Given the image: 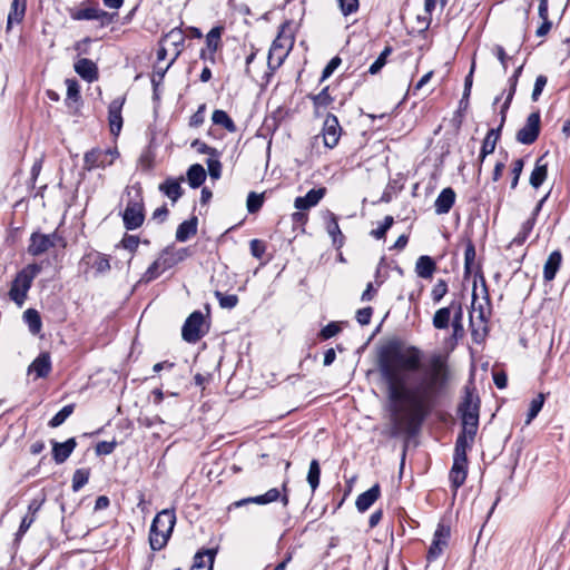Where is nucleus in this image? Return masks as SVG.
<instances>
[{
  "mask_svg": "<svg viewBox=\"0 0 570 570\" xmlns=\"http://www.w3.org/2000/svg\"><path fill=\"white\" fill-rule=\"evenodd\" d=\"M470 106V96L463 95L459 101L458 109L454 111L453 117L451 118L450 122L453 129L459 132L463 120H464V114L469 109Z\"/></svg>",
  "mask_w": 570,
  "mask_h": 570,
  "instance_id": "nucleus-35",
  "label": "nucleus"
},
{
  "mask_svg": "<svg viewBox=\"0 0 570 570\" xmlns=\"http://www.w3.org/2000/svg\"><path fill=\"white\" fill-rule=\"evenodd\" d=\"M198 218L191 215L188 219L181 222L176 230V240L184 243L197 234Z\"/></svg>",
  "mask_w": 570,
  "mask_h": 570,
  "instance_id": "nucleus-26",
  "label": "nucleus"
},
{
  "mask_svg": "<svg viewBox=\"0 0 570 570\" xmlns=\"http://www.w3.org/2000/svg\"><path fill=\"white\" fill-rule=\"evenodd\" d=\"M523 167H524V159L523 158H518L513 161L512 164V169H511V184H510V187L511 189H515L518 184H519V179H520V176L522 174V170H523Z\"/></svg>",
  "mask_w": 570,
  "mask_h": 570,
  "instance_id": "nucleus-59",
  "label": "nucleus"
},
{
  "mask_svg": "<svg viewBox=\"0 0 570 570\" xmlns=\"http://www.w3.org/2000/svg\"><path fill=\"white\" fill-rule=\"evenodd\" d=\"M327 214V222H326V230L328 235L332 237L333 246L340 249L344 245L345 237L343 233L341 232L340 225H338V218L337 216L332 213L331 210L326 212Z\"/></svg>",
  "mask_w": 570,
  "mask_h": 570,
  "instance_id": "nucleus-24",
  "label": "nucleus"
},
{
  "mask_svg": "<svg viewBox=\"0 0 570 570\" xmlns=\"http://www.w3.org/2000/svg\"><path fill=\"white\" fill-rule=\"evenodd\" d=\"M307 98L312 101L315 116H320V109L328 107L334 98L330 95V87H324L318 94H308Z\"/></svg>",
  "mask_w": 570,
  "mask_h": 570,
  "instance_id": "nucleus-32",
  "label": "nucleus"
},
{
  "mask_svg": "<svg viewBox=\"0 0 570 570\" xmlns=\"http://www.w3.org/2000/svg\"><path fill=\"white\" fill-rule=\"evenodd\" d=\"M436 271V263L433 257L429 255H422L417 258L415 264V273L419 277L429 279L433 276Z\"/></svg>",
  "mask_w": 570,
  "mask_h": 570,
  "instance_id": "nucleus-31",
  "label": "nucleus"
},
{
  "mask_svg": "<svg viewBox=\"0 0 570 570\" xmlns=\"http://www.w3.org/2000/svg\"><path fill=\"white\" fill-rule=\"evenodd\" d=\"M73 69L85 81L94 82L99 79V69L97 65L88 58L78 59L73 65Z\"/></svg>",
  "mask_w": 570,
  "mask_h": 570,
  "instance_id": "nucleus-17",
  "label": "nucleus"
},
{
  "mask_svg": "<svg viewBox=\"0 0 570 570\" xmlns=\"http://www.w3.org/2000/svg\"><path fill=\"white\" fill-rule=\"evenodd\" d=\"M206 164H207L208 174H209L210 178L212 179H219L220 176H222V168H223L219 158L209 157L206 160Z\"/></svg>",
  "mask_w": 570,
  "mask_h": 570,
  "instance_id": "nucleus-61",
  "label": "nucleus"
},
{
  "mask_svg": "<svg viewBox=\"0 0 570 570\" xmlns=\"http://www.w3.org/2000/svg\"><path fill=\"white\" fill-rule=\"evenodd\" d=\"M282 490H283V493H281V491L277 488H272L264 494L256 495V497H248V498L238 500V501L234 502L229 507V509H232V507L239 508V507H243V505H246L249 503L265 505V504H268L272 502H276L277 500H281L282 504L284 507H286L289 502V498H288V493H287L288 492L287 481H285L283 483Z\"/></svg>",
  "mask_w": 570,
  "mask_h": 570,
  "instance_id": "nucleus-6",
  "label": "nucleus"
},
{
  "mask_svg": "<svg viewBox=\"0 0 570 570\" xmlns=\"http://www.w3.org/2000/svg\"><path fill=\"white\" fill-rule=\"evenodd\" d=\"M140 238L136 235L125 234L120 240L119 246L127 249L131 254H135L138 249Z\"/></svg>",
  "mask_w": 570,
  "mask_h": 570,
  "instance_id": "nucleus-58",
  "label": "nucleus"
},
{
  "mask_svg": "<svg viewBox=\"0 0 570 570\" xmlns=\"http://www.w3.org/2000/svg\"><path fill=\"white\" fill-rule=\"evenodd\" d=\"M282 490H283V493H281V491L277 488H272L264 494L256 495V497H248V498L238 500V501L234 502L229 507V509H232V507L239 508V507H243V505H246L249 503L265 505V504H268L272 502H276L277 500H281L282 504L284 507H286L289 502V498H288V493H287L288 492L287 481H285L283 483Z\"/></svg>",
  "mask_w": 570,
  "mask_h": 570,
  "instance_id": "nucleus-7",
  "label": "nucleus"
},
{
  "mask_svg": "<svg viewBox=\"0 0 570 570\" xmlns=\"http://www.w3.org/2000/svg\"><path fill=\"white\" fill-rule=\"evenodd\" d=\"M451 535V528L443 522H440L433 535L432 543L428 550L426 560L428 562L435 561L443 552L444 548L448 547V542Z\"/></svg>",
  "mask_w": 570,
  "mask_h": 570,
  "instance_id": "nucleus-10",
  "label": "nucleus"
},
{
  "mask_svg": "<svg viewBox=\"0 0 570 570\" xmlns=\"http://www.w3.org/2000/svg\"><path fill=\"white\" fill-rule=\"evenodd\" d=\"M455 191L452 187H446L441 190L434 202L435 213L438 215L448 214L455 203Z\"/></svg>",
  "mask_w": 570,
  "mask_h": 570,
  "instance_id": "nucleus-22",
  "label": "nucleus"
},
{
  "mask_svg": "<svg viewBox=\"0 0 570 570\" xmlns=\"http://www.w3.org/2000/svg\"><path fill=\"white\" fill-rule=\"evenodd\" d=\"M423 351L399 337L377 348L376 365L387 397L394 404L390 436L415 438L445 392L451 370L446 356L434 353L423 367Z\"/></svg>",
  "mask_w": 570,
  "mask_h": 570,
  "instance_id": "nucleus-1",
  "label": "nucleus"
},
{
  "mask_svg": "<svg viewBox=\"0 0 570 570\" xmlns=\"http://www.w3.org/2000/svg\"><path fill=\"white\" fill-rule=\"evenodd\" d=\"M214 295L218 299L222 308L232 309L238 304V296L235 294H225L220 291H215Z\"/></svg>",
  "mask_w": 570,
  "mask_h": 570,
  "instance_id": "nucleus-51",
  "label": "nucleus"
},
{
  "mask_svg": "<svg viewBox=\"0 0 570 570\" xmlns=\"http://www.w3.org/2000/svg\"><path fill=\"white\" fill-rule=\"evenodd\" d=\"M216 554L217 548L198 550L190 570H213Z\"/></svg>",
  "mask_w": 570,
  "mask_h": 570,
  "instance_id": "nucleus-21",
  "label": "nucleus"
},
{
  "mask_svg": "<svg viewBox=\"0 0 570 570\" xmlns=\"http://www.w3.org/2000/svg\"><path fill=\"white\" fill-rule=\"evenodd\" d=\"M212 120L215 125H219L224 127L228 132H235L237 131V126L235 125L234 120L230 118V116L222 109L214 110L212 115Z\"/></svg>",
  "mask_w": 570,
  "mask_h": 570,
  "instance_id": "nucleus-40",
  "label": "nucleus"
},
{
  "mask_svg": "<svg viewBox=\"0 0 570 570\" xmlns=\"http://www.w3.org/2000/svg\"><path fill=\"white\" fill-rule=\"evenodd\" d=\"M224 32L223 26L213 27L206 35V48L209 50L208 58L209 62L215 63V52L222 45V35Z\"/></svg>",
  "mask_w": 570,
  "mask_h": 570,
  "instance_id": "nucleus-27",
  "label": "nucleus"
},
{
  "mask_svg": "<svg viewBox=\"0 0 570 570\" xmlns=\"http://www.w3.org/2000/svg\"><path fill=\"white\" fill-rule=\"evenodd\" d=\"M53 247V243L50 240L47 234L40 232H33L29 238L28 254L31 256H40Z\"/></svg>",
  "mask_w": 570,
  "mask_h": 570,
  "instance_id": "nucleus-18",
  "label": "nucleus"
},
{
  "mask_svg": "<svg viewBox=\"0 0 570 570\" xmlns=\"http://www.w3.org/2000/svg\"><path fill=\"white\" fill-rule=\"evenodd\" d=\"M185 37L186 36L180 28H174L160 38V43H169L176 49V52L178 50L181 51V48L185 42Z\"/></svg>",
  "mask_w": 570,
  "mask_h": 570,
  "instance_id": "nucleus-36",
  "label": "nucleus"
},
{
  "mask_svg": "<svg viewBox=\"0 0 570 570\" xmlns=\"http://www.w3.org/2000/svg\"><path fill=\"white\" fill-rule=\"evenodd\" d=\"M288 24H289V21H286L281 26V32L278 33V36L276 37V39L273 41V43L271 46V49L268 52L267 65L272 72L275 71L278 67H281V65L283 63L284 59L286 58L288 51H283L277 57V61L275 63L273 62L274 53L277 50H284L286 46H288V48H292V46H293V39L289 37H283V35H282L283 30Z\"/></svg>",
  "mask_w": 570,
  "mask_h": 570,
  "instance_id": "nucleus-11",
  "label": "nucleus"
},
{
  "mask_svg": "<svg viewBox=\"0 0 570 570\" xmlns=\"http://www.w3.org/2000/svg\"><path fill=\"white\" fill-rule=\"evenodd\" d=\"M79 268L83 274L95 269L96 275L106 274L110 271L109 256L97 250L87 252L79 262Z\"/></svg>",
  "mask_w": 570,
  "mask_h": 570,
  "instance_id": "nucleus-9",
  "label": "nucleus"
},
{
  "mask_svg": "<svg viewBox=\"0 0 570 570\" xmlns=\"http://www.w3.org/2000/svg\"><path fill=\"white\" fill-rule=\"evenodd\" d=\"M306 480L312 489V492L314 493L318 488L321 481V465L317 459H313L309 462Z\"/></svg>",
  "mask_w": 570,
  "mask_h": 570,
  "instance_id": "nucleus-44",
  "label": "nucleus"
},
{
  "mask_svg": "<svg viewBox=\"0 0 570 570\" xmlns=\"http://www.w3.org/2000/svg\"><path fill=\"white\" fill-rule=\"evenodd\" d=\"M535 225L534 217H529L522 225L517 236L510 242L509 247L524 244Z\"/></svg>",
  "mask_w": 570,
  "mask_h": 570,
  "instance_id": "nucleus-43",
  "label": "nucleus"
},
{
  "mask_svg": "<svg viewBox=\"0 0 570 570\" xmlns=\"http://www.w3.org/2000/svg\"><path fill=\"white\" fill-rule=\"evenodd\" d=\"M561 263L562 254L560 250L557 249L550 253L543 266V279L546 282H551L556 278V275L561 267Z\"/></svg>",
  "mask_w": 570,
  "mask_h": 570,
  "instance_id": "nucleus-28",
  "label": "nucleus"
},
{
  "mask_svg": "<svg viewBox=\"0 0 570 570\" xmlns=\"http://www.w3.org/2000/svg\"><path fill=\"white\" fill-rule=\"evenodd\" d=\"M118 443L116 440L112 441H100L97 443L95 451L97 455H109L117 448Z\"/></svg>",
  "mask_w": 570,
  "mask_h": 570,
  "instance_id": "nucleus-64",
  "label": "nucleus"
},
{
  "mask_svg": "<svg viewBox=\"0 0 570 570\" xmlns=\"http://www.w3.org/2000/svg\"><path fill=\"white\" fill-rule=\"evenodd\" d=\"M451 308H453V320H452V328H453V336L455 338L462 337L464 335V328H463V306L461 301L459 299H452L451 301Z\"/></svg>",
  "mask_w": 570,
  "mask_h": 570,
  "instance_id": "nucleus-33",
  "label": "nucleus"
},
{
  "mask_svg": "<svg viewBox=\"0 0 570 570\" xmlns=\"http://www.w3.org/2000/svg\"><path fill=\"white\" fill-rule=\"evenodd\" d=\"M342 59L338 56L333 57L324 67L320 82H323L327 78H330L333 75V72L340 67Z\"/></svg>",
  "mask_w": 570,
  "mask_h": 570,
  "instance_id": "nucleus-62",
  "label": "nucleus"
},
{
  "mask_svg": "<svg viewBox=\"0 0 570 570\" xmlns=\"http://www.w3.org/2000/svg\"><path fill=\"white\" fill-rule=\"evenodd\" d=\"M163 271H168L177 265L171 254V246L165 247L157 257Z\"/></svg>",
  "mask_w": 570,
  "mask_h": 570,
  "instance_id": "nucleus-55",
  "label": "nucleus"
},
{
  "mask_svg": "<svg viewBox=\"0 0 570 570\" xmlns=\"http://www.w3.org/2000/svg\"><path fill=\"white\" fill-rule=\"evenodd\" d=\"M50 443L52 446V460L56 464L65 463L77 446V441L75 438H69L65 442H58L52 439L50 440Z\"/></svg>",
  "mask_w": 570,
  "mask_h": 570,
  "instance_id": "nucleus-15",
  "label": "nucleus"
},
{
  "mask_svg": "<svg viewBox=\"0 0 570 570\" xmlns=\"http://www.w3.org/2000/svg\"><path fill=\"white\" fill-rule=\"evenodd\" d=\"M473 442H470V434L465 431H461L455 440L453 456L468 459L466 451L472 446Z\"/></svg>",
  "mask_w": 570,
  "mask_h": 570,
  "instance_id": "nucleus-38",
  "label": "nucleus"
},
{
  "mask_svg": "<svg viewBox=\"0 0 570 570\" xmlns=\"http://www.w3.org/2000/svg\"><path fill=\"white\" fill-rule=\"evenodd\" d=\"M544 400H546L544 394L540 393V394H538L537 397H534L531 401L530 407L527 413L525 424H530L538 416V414L540 413V411L543 407Z\"/></svg>",
  "mask_w": 570,
  "mask_h": 570,
  "instance_id": "nucleus-48",
  "label": "nucleus"
},
{
  "mask_svg": "<svg viewBox=\"0 0 570 570\" xmlns=\"http://www.w3.org/2000/svg\"><path fill=\"white\" fill-rule=\"evenodd\" d=\"M52 370L51 356L48 352H41L29 365L28 373H35L36 379H46Z\"/></svg>",
  "mask_w": 570,
  "mask_h": 570,
  "instance_id": "nucleus-20",
  "label": "nucleus"
},
{
  "mask_svg": "<svg viewBox=\"0 0 570 570\" xmlns=\"http://www.w3.org/2000/svg\"><path fill=\"white\" fill-rule=\"evenodd\" d=\"M170 535L161 532L160 530H155L154 527L150 525L149 531V546L153 551L161 550L168 542Z\"/></svg>",
  "mask_w": 570,
  "mask_h": 570,
  "instance_id": "nucleus-45",
  "label": "nucleus"
},
{
  "mask_svg": "<svg viewBox=\"0 0 570 570\" xmlns=\"http://www.w3.org/2000/svg\"><path fill=\"white\" fill-rule=\"evenodd\" d=\"M97 10H98V3H96V6H92V7L80 8V9L70 8L68 11H69L70 18L75 21H83V20L89 21V20L96 19Z\"/></svg>",
  "mask_w": 570,
  "mask_h": 570,
  "instance_id": "nucleus-42",
  "label": "nucleus"
},
{
  "mask_svg": "<svg viewBox=\"0 0 570 570\" xmlns=\"http://www.w3.org/2000/svg\"><path fill=\"white\" fill-rule=\"evenodd\" d=\"M326 188H312L309 189L305 196H299L295 198L294 206L298 210H307L314 206H316L321 199L325 196Z\"/></svg>",
  "mask_w": 570,
  "mask_h": 570,
  "instance_id": "nucleus-19",
  "label": "nucleus"
},
{
  "mask_svg": "<svg viewBox=\"0 0 570 570\" xmlns=\"http://www.w3.org/2000/svg\"><path fill=\"white\" fill-rule=\"evenodd\" d=\"M392 52V47L386 46L383 51L380 53V56L375 59V61L370 66L368 73L370 75H376L379 73L382 68L386 65V59Z\"/></svg>",
  "mask_w": 570,
  "mask_h": 570,
  "instance_id": "nucleus-50",
  "label": "nucleus"
},
{
  "mask_svg": "<svg viewBox=\"0 0 570 570\" xmlns=\"http://www.w3.org/2000/svg\"><path fill=\"white\" fill-rule=\"evenodd\" d=\"M481 400L472 382L464 385L463 396L458 405V415L462 430L470 434V442H474L479 429Z\"/></svg>",
  "mask_w": 570,
  "mask_h": 570,
  "instance_id": "nucleus-2",
  "label": "nucleus"
},
{
  "mask_svg": "<svg viewBox=\"0 0 570 570\" xmlns=\"http://www.w3.org/2000/svg\"><path fill=\"white\" fill-rule=\"evenodd\" d=\"M176 524V514L174 509H164L160 512H158L153 522L151 525L155 530H160L161 532L166 533L167 535H171V532L174 530V527Z\"/></svg>",
  "mask_w": 570,
  "mask_h": 570,
  "instance_id": "nucleus-16",
  "label": "nucleus"
},
{
  "mask_svg": "<svg viewBox=\"0 0 570 570\" xmlns=\"http://www.w3.org/2000/svg\"><path fill=\"white\" fill-rule=\"evenodd\" d=\"M381 495V487L379 483H375L373 487H371L365 492L361 493L356 501L355 505L358 512L363 513L367 511L374 502L380 498Z\"/></svg>",
  "mask_w": 570,
  "mask_h": 570,
  "instance_id": "nucleus-23",
  "label": "nucleus"
},
{
  "mask_svg": "<svg viewBox=\"0 0 570 570\" xmlns=\"http://www.w3.org/2000/svg\"><path fill=\"white\" fill-rule=\"evenodd\" d=\"M476 252L475 245L471 238H468L465 242V250H464V278H468L473 271V264L475 261Z\"/></svg>",
  "mask_w": 570,
  "mask_h": 570,
  "instance_id": "nucleus-39",
  "label": "nucleus"
},
{
  "mask_svg": "<svg viewBox=\"0 0 570 570\" xmlns=\"http://www.w3.org/2000/svg\"><path fill=\"white\" fill-rule=\"evenodd\" d=\"M453 308H451V304L446 307L439 308L433 316L432 324L436 330H445L449 327L451 313Z\"/></svg>",
  "mask_w": 570,
  "mask_h": 570,
  "instance_id": "nucleus-41",
  "label": "nucleus"
},
{
  "mask_svg": "<svg viewBox=\"0 0 570 570\" xmlns=\"http://www.w3.org/2000/svg\"><path fill=\"white\" fill-rule=\"evenodd\" d=\"M23 320L27 323L31 334L37 335L42 327L41 316L35 308H28L23 312Z\"/></svg>",
  "mask_w": 570,
  "mask_h": 570,
  "instance_id": "nucleus-37",
  "label": "nucleus"
},
{
  "mask_svg": "<svg viewBox=\"0 0 570 570\" xmlns=\"http://www.w3.org/2000/svg\"><path fill=\"white\" fill-rule=\"evenodd\" d=\"M343 16H350L358 10V0H336Z\"/></svg>",
  "mask_w": 570,
  "mask_h": 570,
  "instance_id": "nucleus-63",
  "label": "nucleus"
},
{
  "mask_svg": "<svg viewBox=\"0 0 570 570\" xmlns=\"http://www.w3.org/2000/svg\"><path fill=\"white\" fill-rule=\"evenodd\" d=\"M206 170L200 164H193L186 173L187 181L190 188H199L206 180Z\"/></svg>",
  "mask_w": 570,
  "mask_h": 570,
  "instance_id": "nucleus-34",
  "label": "nucleus"
},
{
  "mask_svg": "<svg viewBox=\"0 0 570 570\" xmlns=\"http://www.w3.org/2000/svg\"><path fill=\"white\" fill-rule=\"evenodd\" d=\"M209 331L202 311H194L188 315L181 327V337L185 342L195 344L200 341Z\"/></svg>",
  "mask_w": 570,
  "mask_h": 570,
  "instance_id": "nucleus-5",
  "label": "nucleus"
},
{
  "mask_svg": "<svg viewBox=\"0 0 570 570\" xmlns=\"http://www.w3.org/2000/svg\"><path fill=\"white\" fill-rule=\"evenodd\" d=\"M41 265L32 263L19 271L11 283L10 298L18 305H22L35 277L41 272Z\"/></svg>",
  "mask_w": 570,
  "mask_h": 570,
  "instance_id": "nucleus-3",
  "label": "nucleus"
},
{
  "mask_svg": "<svg viewBox=\"0 0 570 570\" xmlns=\"http://www.w3.org/2000/svg\"><path fill=\"white\" fill-rule=\"evenodd\" d=\"M544 158L546 155H542L535 160L534 168L530 175L529 184L534 189L540 188L548 177V163L544 161Z\"/></svg>",
  "mask_w": 570,
  "mask_h": 570,
  "instance_id": "nucleus-25",
  "label": "nucleus"
},
{
  "mask_svg": "<svg viewBox=\"0 0 570 570\" xmlns=\"http://www.w3.org/2000/svg\"><path fill=\"white\" fill-rule=\"evenodd\" d=\"M76 404H67L58 411L48 422L49 428H58L73 413Z\"/></svg>",
  "mask_w": 570,
  "mask_h": 570,
  "instance_id": "nucleus-46",
  "label": "nucleus"
},
{
  "mask_svg": "<svg viewBox=\"0 0 570 570\" xmlns=\"http://www.w3.org/2000/svg\"><path fill=\"white\" fill-rule=\"evenodd\" d=\"M180 179L169 177L159 185V190L167 196L174 204L183 196L184 189L180 186Z\"/></svg>",
  "mask_w": 570,
  "mask_h": 570,
  "instance_id": "nucleus-29",
  "label": "nucleus"
},
{
  "mask_svg": "<svg viewBox=\"0 0 570 570\" xmlns=\"http://www.w3.org/2000/svg\"><path fill=\"white\" fill-rule=\"evenodd\" d=\"M132 188L136 190V195L127 202L126 208L121 213L124 227L127 230L141 227L146 217L141 185L136 183Z\"/></svg>",
  "mask_w": 570,
  "mask_h": 570,
  "instance_id": "nucleus-4",
  "label": "nucleus"
},
{
  "mask_svg": "<svg viewBox=\"0 0 570 570\" xmlns=\"http://www.w3.org/2000/svg\"><path fill=\"white\" fill-rule=\"evenodd\" d=\"M541 131L540 111L531 112L522 128L517 131L515 139L522 145H532L539 138Z\"/></svg>",
  "mask_w": 570,
  "mask_h": 570,
  "instance_id": "nucleus-8",
  "label": "nucleus"
},
{
  "mask_svg": "<svg viewBox=\"0 0 570 570\" xmlns=\"http://www.w3.org/2000/svg\"><path fill=\"white\" fill-rule=\"evenodd\" d=\"M322 135L325 147L333 149L337 146L342 135V127L335 115L331 112L326 115L323 124Z\"/></svg>",
  "mask_w": 570,
  "mask_h": 570,
  "instance_id": "nucleus-12",
  "label": "nucleus"
},
{
  "mask_svg": "<svg viewBox=\"0 0 570 570\" xmlns=\"http://www.w3.org/2000/svg\"><path fill=\"white\" fill-rule=\"evenodd\" d=\"M449 292V285L445 279H438V282L434 284L432 291H431V297L433 303H440L441 299L448 294Z\"/></svg>",
  "mask_w": 570,
  "mask_h": 570,
  "instance_id": "nucleus-53",
  "label": "nucleus"
},
{
  "mask_svg": "<svg viewBox=\"0 0 570 570\" xmlns=\"http://www.w3.org/2000/svg\"><path fill=\"white\" fill-rule=\"evenodd\" d=\"M264 204V194H256L250 191L247 196L246 207L249 214L257 213Z\"/></svg>",
  "mask_w": 570,
  "mask_h": 570,
  "instance_id": "nucleus-52",
  "label": "nucleus"
},
{
  "mask_svg": "<svg viewBox=\"0 0 570 570\" xmlns=\"http://www.w3.org/2000/svg\"><path fill=\"white\" fill-rule=\"evenodd\" d=\"M111 153V149L102 150L100 148H92L88 150L83 156V169L87 171H91L95 168H105L112 164V159L107 160L108 154Z\"/></svg>",
  "mask_w": 570,
  "mask_h": 570,
  "instance_id": "nucleus-13",
  "label": "nucleus"
},
{
  "mask_svg": "<svg viewBox=\"0 0 570 570\" xmlns=\"http://www.w3.org/2000/svg\"><path fill=\"white\" fill-rule=\"evenodd\" d=\"M341 331L342 328L340 326V323L332 321L320 331L318 337L322 341H327L336 336Z\"/></svg>",
  "mask_w": 570,
  "mask_h": 570,
  "instance_id": "nucleus-56",
  "label": "nucleus"
},
{
  "mask_svg": "<svg viewBox=\"0 0 570 570\" xmlns=\"http://www.w3.org/2000/svg\"><path fill=\"white\" fill-rule=\"evenodd\" d=\"M394 218L390 215L385 216L383 219V223L375 229H372L370 232V235L374 237L375 239H383L385 238L389 229L393 226Z\"/></svg>",
  "mask_w": 570,
  "mask_h": 570,
  "instance_id": "nucleus-54",
  "label": "nucleus"
},
{
  "mask_svg": "<svg viewBox=\"0 0 570 570\" xmlns=\"http://www.w3.org/2000/svg\"><path fill=\"white\" fill-rule=\"evenodd\" d=\"M90 478V469L80 468L73 472L72 475V490L78 492L82 489L89 481Z\"/></svg>",
  "mask_w": 570,
  "mask_h": 570,
  "instance_id": "nucleus-47",
  "label": "nucleus"
},
{
  "mask_svg": "<svg viewBox=\"0 0 570 570\" xmlns=\"http://www.w3.org/2000/svg\"><path fill=\"white\" fill-rule=\"evenodd\" d=\"M164 272L165 271H163V267L160 266L158 259H155L149 265L147 271L142 274V276L140 278V283L148 284V283L155 281L156 278H158L160 276V274Z\"/></svg>",
  "mask_w": 570,
  "mask_h": 570,
  "instance_id": "nucleus-49",
  "label": "nucleus"
},
{
  "mask_svg": "<svg viewBox=\"0 0 570 570\" xmlns=\"http://www.w3.org/2000/svg\"><path fill=\"white\" fill-rule=\"evenodd\" d=\"M67 99L72 101H79L80 100V86L76 79H67Z\"/></svg>",
  "mask_w": 570,
  "mask_h": 570,
  "instance_id": "nucleus-60",
  "label": "nucleus"
},
{
  "mask_svg": "<svg viewBox=\"0 0 570 570\" xmlns=\"http://www.w3.org/2000/svg\"><path fill=\"white\" fill-rule=\"evenodd\" d=\"M26 10L27 0H12L7 18V30H9L13 23H21L23 21Z\"/></svg>",
  "mask_w": 570,
  "mask_h": 570,
  "instance_id": "nucleus-30",
  "label": "nucleus"
},
{
  "mask_svg": "<svg viewBox=\"0 0 570 570\" xmlns=\"http://www.w3.org/2000/svg\"><path fill=\"white\" fill-rule=\"evenodd\" d=\"M191 148L196 149L199 154H206L209 155V157H216L219 158L220 153L214 148L208 146L206 142L202 141L200 139H195L191 141Z\"/></svg>",
  "mask_w": 570,
  "mask_h": 570,
  "instance_id": "nucleus-57",
  "label": "nucleus"
},
{
  "mask_svg": "<svg viewBox=\"0 0 570 570\" xmlns=\"http://www.w3.org/2000/svg\"><path fill=\"white\" fill-rule=\"evenodd\" d=\"M125 97L115 98L108 106V121L110 132L114 136H118L121 131L124 119L121 115L122 106L125 104Z\"/></svg>",
  "mask_w": 570,
  "mask_h": 570,
  "instance_id": "nucleus-14",
  "label": "nucleus"
}]
</instances>
